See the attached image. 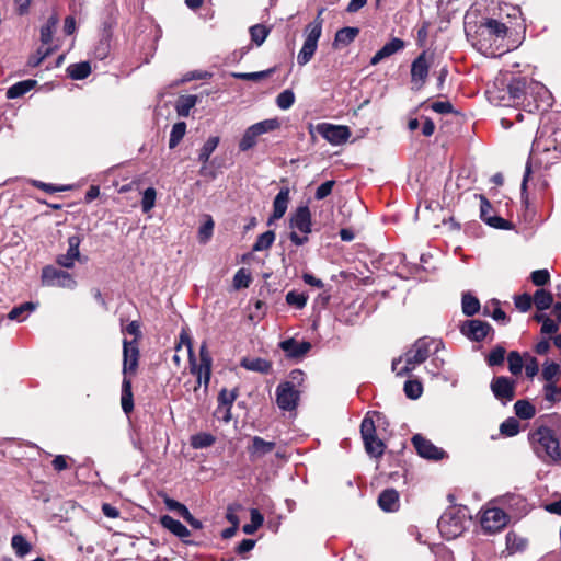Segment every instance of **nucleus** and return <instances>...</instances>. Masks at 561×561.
<instances>
[{
    "label": "nucleus",
    "instance_id": "8fccbe9b",
    "mask_svg": "<svg viewBox=\"0 0 561 561\" xmlns=\"http://www.w3.org/2000/svg\"><path fill=\"white\" fill-rule=\"evenodd\" d=\"M295 103V94L291 90L287 89L280 92L276 98V104L280 110H288Z\"/></svg>",
    "mask_w": 561,
    "mask_h": 561
},
{
    "label": "nucleus",
    "instance_id": "393cba45",
    "mask_svg": "<svg viewBox=\"0 0 561 561\" xmlns=\"http://www.w3.org/2000/svg\"><path fill=\"white\" fill-rule=\"evenodd\" d=\"M379 506L386 512H394L399 508V493L394 489L382 491L378 497Z\"/></svg>",
    "mask_w": 561,
    "mask_h": 561
},
{
    "label": "nucleus",
    "instance_id": "052dcab7",
    "mask_svg": "<svg viewBox=\"0 0 561 561\" xmlns=\"http://www.w3.org/2000/svg\"><path fill=\"white\" fill-rule=\"evenodd\" d=\"M273 72L272 69L265 70V71H257V72H238L233 73V77L241 80H251V81H257L263 78L268 77Z\"/></svg>",
    "mask_w": 561,
    "mask_h": 561
},
{
    "label": "nucleus",
    "instance_id": "1a4fd4ad",
    "mask_svg": "<svg viewBox=\"0 0 561 561\" xmlns=\"http://www.w3.org/2000/svg\"><path fill=\"white\" fill-rule=\"evenodd\" d=\"M510 522L508 515L499 507H486L482 511L480 524L485 534L501 531Z\"/></svg>",
    "mask_w": 561,
    "mask_h": 561
},
{
    "label": "nucleus",
    "instance_id": "5701e85b",
    "mask_svg": "<svg viewBox=\"0 0 561 561\" xmlns=\"http://www.w3.org/2000/svg\"><path fill=\"white\" fill-rule=\"evenodd\" d=\"M161 525L172 533L174 536L182 539L184 542H188L186 538L190 536V530L181 522L174 519L169 515H164L160 518Z\"/></svg>",
    "mask_w": 561,
    "mask_h": 561
},
{
    "label": "nucleus",
    "instance_id": "49530a36",
    "mask_svg": "<svg viewBox=\"0 0 561 561\" xmlns=\"http://www.w3.org/2000/svg\"><path fill=\"white\" fill-rule=\"evenodd\" d=\"M257 135H263L273 130H276L280 127V122L278 118H268L256 124H253Z\"/></svg>",
    "mask_w": 561,
    "mask_h": 561
},
{
    "label": "nucleus",
    "instance_id": "680f3d73",
    "mask_svg": "<svg viewBox=\"0 0 561 561\" xmlns=\"http://www.w3.org/2000/svg\"><path fill=\"white\" fill-rule=\"evenodd\" d=\"M237 398V390L228 391L227 389H222L218 396V407L232 405Z\"/></svg>",
    "mask_w": 561,
    "mask_h": 561
},
{
    "label": "nucleus",
    "instance_id": "864d4df0",
    "mask_svg": "<svg viewBox=\"0 0 561 561\" xmlns=\"http://www.w3.org/2000/svg\"><path fill=\"white\" fill-rule=\"evenodd\" d=\"M157 192L153 187H148L145 190L141 199V208L144 213H148L154 207Z\"/></svg>",
    "mask_w": 561,
    "mask_h": 561
},
{
    "label": "nucleus",
    "instance_id": "0eeeda50",
    "mask_svg": "<svg viewBox=\"0 0 561 561\" xmlns=\"http://www.w3.org/2000/svg\"><path fill=\"white\" fill-rule=\"evenodd\" d=\"M290 241L295 245H302L308 241V233L311 232V213L308 206H299L290 217Z\"/></svg>",
    "mask_w": 561,
    "mask_h": 561
},
{
    "label": "nucleus",
    "instance_id": "a878e982",
    "mask_svg": "<svg viewBox=\"0 0 561 561\" xmlns=\"http://www.w3.org/2000/svg\"><path fill=\"white\" fill-rule=\"evenodd\" d=\"M506 541V551L510 556L515 554L517 552H523L528 545L526 538L517 535L514 531H508L505 537Z\"/></svg>",
    "mask_w": 561,
    "mask_h": 561
},
{
    "label": "nucleus",
    "instance_id": "20e7f679",
    "mask_svg": "<svg viewBox=\"0 0 561 561\" xmlns=\"http://www.w3.org/2000/svg\"><path fill=\"white\" fill-rule=\"evenodd\" d=\"M180 339H181V343L185 344L188 348L191 371L197 378L196 386L194 389L196 390L202 385L204 386L205 389H207L209 381H210L211 365H213V358L208 352L207 344L203 343L201 345L199 363L196 364V360L194 358L193 351H192V343H191L190 336L186 333L182 332L180 335Z\"/></svg>",
    "mask_w": 561,
    "mask_h": 561
},
{
    "label": "nucleus",
    "instance_id": "bb28decb",
    "mask_svg": "<svg viewBox=\"0 0 561 561\" xmlns=\"http://www.w3.org/2000/svg\"><path fill=\"white\" fill-rule=\"evenodd\" d=\"M121 404L123 411L128 414L134 409V399L131 391V380L128 377H124L122 381V397Z\"/></svg>",
    "mask_w": 561,
    "mask_h": 561
},
{
    "label": "nucleus",
    "instance_id": "2eb2a0df",
    "mask_svg": "<svg viewBox=\"0 0 561 561\" xmlns=\"http://www.w3.org/2000/svg\"><path fill=\"white\" fill-rule=\"evenodd\" d=\"M139 350L135 341H123V375L135 374L138 367Z\"/></svg>",
    "mask_w": 561,
    "mask_h": 561
},
{
    "label": "nucleus",
    "instance_id": "423d86ee",
    "mask_svg": "<svg viewBox=\"0 0 561 561\" xmlns=\"http://www.w3.org/2000/svg\"><path fill=\"white\" fill-rule=\"evenodd\" d=\"M321 13L322 10L319 12V14ZM321 34L322 20L320 19V15H318V18L314 21L310 22L305 27V41L297 56V62L299 66H305L312 59L317 50L318 41L321 37Z\"/></svg>",
    "mask_w": 561,
    "mask_h": 561
},
{
    "label": "nucleus",
    "instance_id": "72a5a7b5",
    "mask_svg": "<svg viewBox=\"0 0 561 561\" xmlns=\"http://www.w3.org/2000/svg\"><path fill=\"white\" fill-rule=\"evenodd\" d=\"M218 144H219V137L218 136H213V137H209L206 140V142L203 145V147L201 148V151H199V156H198V160L203 164H206L208 162L209 157L215 151V149L217 148Z\"/></svg>",
    "mask_w": 561,
    "mask_h": 561
},
{
    "label": "nucleus",
    "instance_id": "9d476101",
    "mask_svg": "<svg viewBox=\"0 0 561 561\" xmlns=\"http://www.w3.org/2000/svg\"><path fill=\"white\" fill-rule=\"evenodd\" d=\"M42 284L50 287H61L67 289H75L77 282L73 276L62 270L48 265L42 270Z\"/></svg>",
    "mask_w": 561,
    "mask_h": 561
},
{
    "label": "nucleus",
    "instance_id": "9b49d317",
    "mask_svg": "<svg viewBox=\"0 0 561 561\" xmlns=\"http://www.w3.org/2000/svg\"><path fill=\"white\" fill-rule=\"evenodd\" d=\"M299 400V391L290 381H284L276 388V403L284 411L294 410Z\"/></svg>",
    "mask_w": 561,
    "mask_h": 561
},
{
    "label": "nucleus",
    "instance_id": "a19ab883",
    "mask_svg": "<svg viewBox=\"0 0 561 561\" xmlns=\"http://www.w3.org/2000/svg\"><path fill=\"white\" fill-rule=\"evenodd\" d=\"M480 309V302L478 298L469 293L462 295V311L466 316H473Z\"/></svg>",
    "mask_w": 561,
    "mask_h": 561
},
{
    "label": "nucleus",
    "instance_id": "3c124183",
    "mask_svg": "<svg viewBox=\"0 0 561 561\" xmlns=\"http://www.w3.org/2000/svg\"><path fill=\"white\" fill-rule=\"evenodd\" d=\"M423 392L422 383L417 380H408L404 383V393L410 399H419Z\"/></svg>",
    "mask_w": 561,
    "mask_h": 561
},
{
    "label": "nucleus",
    "instance_id": "6ab92c4d",
    "mask_svg": "<svg viewBox=\"0 0 561 561\" xmlns=\"http://www.w3.org/2000/svg\"><path fill=\"white\" fill-rule=\"evenodd\" d=\"M276 444L274 442L264 440L260 436H254L251 439V444L247 447L251 461H257L267 454L272 453Z\"/></svg>",
    "mask_w": 561,
    "mask_h": 561
},
{
    "label": "nucleus",
    "instance_id": "6e6d98bb",
    "mask_svg": "<svg viewBox=\"0 0 561 561\" xmlns=\"http://www.w3.org/2000/svg\"><path fill=\"white\" fill-rule=\"evenodd\" d=\"M560 374V366L556 363H549L543 366L542 378L547 383L556 382Z\"/></svg>",
    "mask_w": 561,
    "mask_h": 561
},
{
    "label": "nucleus",
    "instance_id": "69168bd1",
    "mask_svg": "<svg viewBox=\"0 0 561 561\" xmlns=\"http://www.w3.org/2000/svg\"><path fill=\"white\" fill-rule=\"evenodd\" d=\"M531 282L536 286H543L550 279V274L547 270H537L531 273Z\"/></svg>",
    "mask_w": 561,
    "mask_h": 561
},
{
    "label": "nucleus",
    "instance_id": "412c9836",
    "mask_svg": "<svg viewBox=\"0 0 561 561\" xmlns=\"http://www.w3.org/2000/svg\"><path fill=\"white\" fill-rule=\"evenodd\" d=\"M505 23H507L510 27V32L512 35H518L519 33L525 32V21L523 19L522 11L518 7H507L505 10Z\"/></svg>",
    "mask_w": 561,
    "mask_h": 561
},
{
    "label": "nucleus",
    "instance_id": "f8f14e48",
    "mask_svg": "<svg viewBox=\"0 0 561 561\" xmlns=\"http://www.w3.org/2000/svg\"><path fill=\"white\" fill-rule=\"evenodd\" d=\"M431 60L426 51L420 54L411 65V82L419 90L424 87L430 72Z\"/></svg>",
    "mask_w": 561,
    "mask_h": 561
},
{
    "label": "nucleus",
    "instance_id": "a18cd8bd",
    "mask_svg": "<svg viewBox=\"0 0 561 561\" xmlns=\"http://www.w3.org/2000/svg\"><path fill=\"white\" fill-rule=\"evenodd\" d=\"M264 522L263 515L256 510H251V523L245 524L242 528L243 533L248 535L254 534Z\"/></svg>",
    "mask_w": 561,
    "mask_h": 561
},
{
    "label": "nucleus",
    "instance_id": "7ed1b4c3",
    "mask_svg": "<svg viewBox=\"0 0 561 561\" xmlns=\"http://www.w3.org/2000/svg\"><path fill=\"white\" fill-rule=\"evenodd\" d=\"M432 345H435V351H438L442 346V343L427 337L416 340L403 356L393 359L392 370L398 376L409 374L417 365L424 363L427 359Z\"/></svg>",
    "mask_w": 561,
    "mask_h": 561
},
{
    "label": "nucleus",
    "instance_id": "c85d7f7f",
    "mask_svg": "<svg viewBox=\"0 0 561 561\" xmlns=\"http://www.w3.org/2000/svg\"><path fill=\"white\" fill-rule=\"evenodd\" d=\"M36 84V81L35 80H24V81H20L13 85H11L8 90H7V98L8 99H16V98H20L22 95H24L25 93H27L31 89H33Z\"/></svg>",
    "mask_w": 561,
    "mask_h": 561
},
{
    "label": "nucleus",
    "instance_id": "aec40b11",
    "mask_svg": "<svg viewBox=\"0 0 561 561\" xmlns=\"http://www.w3.org/2000/svg\"><path fill=\"white\" fill-rule=\"evenodd\" d=\"M405 47L404 41L400 38H392L390 42L386 43L370 59V65L375 66L379 64L381 60L389 58L390 56L399 53Z\"/></svg>",
    "mask_w": 561,
    "mask_h": 561
},
{
    "label": "nucleus",
    "instance_id": "603ef678",
    "mask_svg": "<svg viewBox=\"0 0 561 561\" xmlns=\"http://www.w3.org/2000/svg\"><path fill=\"white\" fill-rule=\"evenodd\" d=\"M308 296L304 293H297L295 290L288 291L286 295V302L290 306L301 309L306 306Z\"/></svg>",
    "mask_w": 561,
    "mask_h": 561
},
{
    "label": "nucleus",
    "instance_id": "de8ad7c7",
    "mask_svg": "<svg viewBox=\"0 0 561 561\" xmlns=\"http://www.w3.org/2000/svg\"><path fill=\"white\" fill-rule=\"evenodd\" d=\"M57 22H58L57 18L51 16L48 19L47 23L44 26H42L41 41L43 44L47 45L51 42L53 34H54L55 27L57 25Z\"/></svg>",
    "mask_w": 561,
    "mask_h": 561
},
{
    "label": "nucleus",
    "instance_id": "338daca9",
    "mask_svg": "<svg viewBox=\"0 0 561 561\" xmlns=\"http://www.w3.org/2000/svg\"><path fill=\"white\" fill-rule=\"evenodd\" d=\"M531 304L533 299L528 294H523L515 297V306L522 312L528 311L531 307Z\"/></svg>",
    "mask_w": 561,
    "mask_h": 561
},
{
    "label": "nucleus",
    "instance_id": "cd10ccee",
    "mask_svg": "<svg viewBox=\"0 0 561 561\" xmlns=\"http://www.w3.org/2000/svg\"><path fill=\"white\" fill-rule=\"evenodd\" d=\"M198 98L193 94L181 95L175 104V110L179 116L186 117L190 115L191 110L196 105Z\"/></svg>",
    "mask_w": 561,
    "mask_h": 561
},
{
    "label": "nucleus",
    "instance_id": "c756f323",
    "mask_svg": "<svg viewBox=\"0 0 561 561\" xmlns=\"http://www.w3.org/2000/svg\"><path fill=\"white\" fill-rule=\"evenodd\" d=\"M67 72L71 79L82 80L91 73V66L88 61L71 64L68 66Z\"/></svg>",
    "mask_w": 561,
    "mask_h": 561
},
{
    "label": "nucleus",
    "instance_id": "dca6fc26",
    "mask_svg": "<svg viewBox=\"0 0 561 561\" xmlns=\"http://www.w3.org/2000/svg\"><path fill=\"white\" fill-rule=\"evenodd\" d=\"M491 390L496 399L506 403L515 396V382L504 376L495 377L491 381Z\"/></svg>",
    "mask_w": 561,
    "mask_h": 561
},
{
    "label": "nucleus",
    "instance_id": "473e14b6",
    "mask_svg": "<svg viewBox=\"0 0 561 561\" xmlns=\"http://www.w3.org/2000/svg\"><path fill=\"white\" fill-rule=\"evenodd\" d=\"M241 366L251 371L268 373L271 364L262 358H244L241 362Z\"/></svg>",
    "mask_w": 561,
    "mask_h": 561
},
{
    "label": "nucleus",
    "instance_id": "0e129e2a",
    "mask_svg": "<svg viewBox=\"0 0 561 561\" xmlns=\"http://www.w3.org/2000/svg\"><path fill=\"white\" fill-rule=\"evenodd\" d=\"M507 101H511L512 105L518 102L523 95V90L519 83H511L506 87Z\"/></svg>",
    "mask_w": 561,
    "mask_h": 561
},
{
    "label": "nucleus",
    "instance_id": "e2e57ef3",
    "mask_svg": "<svg viewBox=\"0 0 561 561\" xmlns=\"http://www.w3.org/2000/svg\"><path fill=\"white\" fill-rule=\"evenodd\" d=\"M214 229V221L210 217H208L207 221L199 228L198 238L202 243H206L211 234Z\"/></svg>",
    "mask_w": 561,
    "mask_h": 561
},
{
    "label": "nucleus",
    "instance_id": "09e8293b",
    "mask_svg": "<svg viewBox=\"0 0 561 561\" xmlns=\"http://www.w3.org/2000/svg\"><path fill=\"white\" fill-rule=\"evenodd\" d=\"M506 351L503 346H495L490 354L486 356V363L489 366H499L502 365L505 358Z\"/></svg>",
    "mask_w": 561,
    "mask_h": 561
},
{
    "label": "nucleus",
    "instance_id": "c9c22d12",
    "mask_svg": "<svg viewBox=\"0 0 561 561\" xmlns=\"http://www.w3.org/2000/svg\"><path fill=\"white\" fill-rule=\"evenodd\" d=\"M275 241V232L272 230H268L262 234H260L253 244L252 250L254 252H261L264 250H267L272 247V244Z\"/></svg>",
    "mask_w": 561,
    "mask_h": 561
},
{
    "label": "nucleus",
    "instance_id": "e433bc0d",
    "mask_svg": "<svg viewBox=\"0 0 561 561\" xmlns=\"http://www.w3.org/2000/svg\"><path fill=\"white\" fill-rule=\"evenodd\" d=\"M553 302V297L551 293L546 291L545 289L536 290L534 295V304L538 310H546L550 308Z\"/></svg>",
    "mask_w": 561,
    "mask_h": 561
},
{
    "label": "nucleus",
    "instance_id": "58836bf2",
    "mask_svg": "<svg viewBox=\"0 0 561 561\" xmlns=\"http://www.w3.org/2000/svg\"><path fill=\"white\" fill-rule=\"evenodd\" d=\"M186 133V124L184 122L175 123L172 126L169 139V147L171 149L175 148L180 141L183 139Z\"/></svg>",
    "mask_w": 561,
    "mask_h": 561
},
{
    "label": "nucleus",
    "instance_id": "5fc2aeb1",
    "mask_svg": "<svg viewBox=\"0 0 561 561\" xmlns=\"http://www.w3.org/2000/svg\"><path fill=\"white\" fill-rule=\"evenodd\" d=\"M251 39L257 45H262L268 35V30L261 24L250 27Z\"/></svg>",
    "mask_w": 561,
    "mask_h": 561
},
{
    "label": "nucleus",
    "instance_id": "c03bdc74",
    "mask_svg": "<svg viewBox=\"0 0 561 561\" xmlns=\"http://www.w3.org/2000/svg\"><path fill=\"white\" fill-rule=\"evenodd\" d=\"M11 545L19 557H24L31 551V545L22 535H14Z\"/></svg>",
    "mask_w": 561,
    "mask_h": 561
},
{
    "label": "nucleus",
    "instance_id": "2f4dec72",
    "mask_svg": "<svg viewBox=\"0 0 561 561\" xmlns=\"http://www.w3.org/2000/svg\"><path fill=\"white\" fill-rule=\"evenodd\" d=\"M359 30L357 27H343L335 34L334 44L346 46L351 44L358 35Z\"/></svg>",
    "mask_w": 561,
    "mask_h": 561
},
{
    "label": "nucleus",
    "instance_id": "bf43d9fd",
    "mask_svg": "<svg viewBox=\"0 0 561 561\" xmlns=\"http://www.w3.org/2000/svg\"><path fill=\"white\" fill-rule=\"evenodd\" d=\"M250 283L251 276L244 268H240L233 276V286L238 289L248 287Z\"/></svg>",
    "mask_w": 561,
    "mask_h": 561
},
{
    "label": "nucleus",
    "instance_id": "a211bd4d",
    "mask_svg": "<svg viewBox=\"0 0 561 561\" xmlns=\"http://www.w3.org/2000/svg\"><path fill=\"white\" fill-rule=\"evenodd\" d=\"M492 330L488 322L481 320H469L461 327V332L468 339L480 342L482 341Z\"/></svg>",
    "mask_w": 561,
    "mask_h": 561
},
{
    "label": "nucleus",
    "instance_id": "f3484780",
    "mask_svg": "<svg viewBox=\"0 0 561 561\" xmlns=\"http://www.w3.org/2000/svg\"><path fill=\"white\" fill-rule=\"evenodd\" d=\"M81 244V237L78 234L68 238V250L65 254L57 256L56 262L65 268H72L77 261H80L81 254L79 247Z\"/></svg>",
    "mask_w": 561,
    "mask_h": 561
},
{
    "label": "nucleus",
    "instance_id": "774afa93",
    "mask_svg": "<svg viewBox=\"0 0 561 561\" xmlns=\"http://www.w3.org/2000/svg\"><path fill=\"white\" fill-rule=\"evenodd\" d=\"M164 504L169 510L175 511L181 517H183L188 511L184 504L170 497L164 499Z\"/></svg>",
    "mask_w": 561,
    "mask_h": 561
},
{
    "label": "nucleus",
    "instance_id": "f704fd0d",
    "mask_svg": "<svg viewBox=\"0 0 561 561\" xmlns=\"http://www.w3.org/2000/svg\"><path fill=\"white\" fill-rule=\"evenodd\" d=\"M36 305L33 302H24L18 307H14L8 314L10 320L23 321L26 314L34 311Z\"/></svg>",
    "mask_w": 561,
    "mask_h": 561
},
{
    "label": "nucleus",
    "instance_id": "39448f33",
    "mask_svg": "<svg viewBox=\"0 0 561 561\" xmlns=\"http://www.w3.org/2000/svg\"><path fill=\"white\" fill-rule=\"evenodd\" d=\"M467 523L466 514L461 508L449 507L440 516L437 526L442 536L447 540H451L465 531Z\"/></svg>",
    "mask_w": 561,
    "mask_h": 561
},
{
    "label": "nucleus",
    "instance_id": "6e6552de",
    "mask_svg": "<svg viewBox=\"0 0 561 561\" xmlns=\"http://www.w3.org/2000/svg\"><path fill=\"white\" fill-rule=\"evenodd\" d=\"M360 435L364 442L366 453L375 458L381 457L385 451V444L376 435V425L369 413L363 419L360 424Z\"/></svg>",
    "mask_w": 561,
    "mask_h": 561
},
{
    "label": "nucleus",
    "instance_id": "13d9d810",
    "mask_svg": "<svg viewBox=\"0 0 561 561\" xmlns=\"http://www.w3.org/2000/svg\"><path fill=\"white\" fill-rule=\"evenodd\" d=\"M491 102L500 106H512L511 101H507L506 89L489 91Z\"/></svg>",
    "mask_w": 561,
    "mask_h": 561
},
{
    "label": "nucleus",
    "instance_id": "f03ea898",
    "mask_svg": "<svg viewBox=\"0 0 561 561\" xmlns=\"http://www.w3.org/2000/svg\"><path fill=\"white\" fill-rule=\"evenodd\" d=\"M504 19H486L477 30V38L473 46L485 56H496L510 50L504 41L512 36Z\"/></svg>",
    "mask_w": 561,
    "mask_h": 561
},
{
    "label": "nucleus",
    "instance_id": "b1692460",
    "mask_svg": "<svg viewBox=\"0 0 561 561\" xmlns=\"http://www.w3.org/2000/svg\"><path fill=\"white\" fill-rule=\"evenodd\" d=\"M289 203V190L287 187L280 188L273 202V215L272 219H280L288 207Z\"/></svg>",
    "mask_w": 561,
    "mask_h": 561
},
{
    "label": "nucleus",
    "instance_id": "ea45409f",
    "mask_svg": "<svg viewBox=\"0 0 561 561\" xmlns=\"http://www.w3.org/2000/svg\"><path fill=\"white\" fill-rule=\"evenodd\" d=\"M542 390L543 398L549 402V407L561 401V387H558L556 382L546 383Z\"/></svg>",
    "mask_w": 561,
    "mask_h": 561
},
{
    "label": "nucleus",
    "instance_id": "37998d69",
    "mask_svg": "<svg viewBox=\"0 0 561 561\" xmlns=\"http://www.w3.org/2000/svg\"><path fill=\"white\" fill-rule=\"evenodd\" d=\"M520 431V424L519 422L514 417L506 419L501 425H500V432L502 435L507 437H513L517 435Z\"/></svg>",
    "mask_w": 561,
    "mask_h": 561
},
{
    "label": "nucleus",
    "instance_id": "4468645a",
    "mask_svg": "<svg viewBox=\"0 0 561 561\" xmlns=\"http://www.w3.org/2000/svg\"><path fill=\"white\" fill-rule=\"evenodd\" d=\"M412 443L422 458L439 460L445 457V451L442 448L436 447L431 440L426 439L421 434L414 435Z\"/></svg>",
    "mask_w": 561,
    "mask_h": 561
},
{
    "label": "nucleus",
    "instance_id": "7c9ffc66",
    "mask_svg": "<svg viewBox=\"0 0 561 561\" xmlns=\"http://www.w3.org/2000/svg\"><path fill=\"white\" fill-rule=\"evenodd\" d=\"M515 414L522 420H530L536 415V408L527 400H518L514 404Z\"/></svg>",
    "mask_w": 561,
    "mask_h": 561
},
{
    "label": "nucleus",
    "instance_id": "79ce46f5",
    "mask_svg": "<svg viewBox=\"0 0 561 561\" xmlns=\"http://www.w3.org/2000/svg\"><path fill=\"white\" fill-rule=\"evenodd\" d=\"M215 437L209 433H198L191 437V446L196 449L206 448L215 443Z\"/></svg>",
    "mask_w": 561,
    "mask_h": 561
},
{
    "label": "nucleus",
    "instance_id": "ddd939ff",
    "mask_svg": "<svg viewBox=\"0 0 561 561\" xmlns=\"http://www.w3.org/2000/svg\"><path fill=\"white\" fill-rule=\"evenodd\" d=\"M318 133L332 145L344 144L351 133L346 126L322 123L317 126Z\"/></svg>",
    "mask_w": 561,
    "mask_h": 561
},
{
    "label": "nucleus",
    "instance_id": "4d7b16f0",
    "mask_svg": "<svg viewBox=\"0 0 561 561\" xmlns=\"http://www.w3.org/2000/svg\"><path fill=\"white\" fill-rule=\"evenodd\" d=\"M508 369L513 375H518L523 369V359L518 352H511L507 357Z\"/></svg>",
    "mask_w": 561,
    "mask_h": 561
},
{
    "label": "nucleus",
    "instance_id": "4be33fe9",
    "mask_svg": "<svg viewBox=\"0 0 561 561\" xmlns=\"http://www.w3.org/2000/svg\"><path fill=\"white\" fill-rule=\"evenodd\" d=\"M279 346L287 354V356L291 358H301L311 348V344L309 342H298L295 339L285 340L280 342Z\"/></svg>",
    "mask_w": 561,
    "mask_h": 561
},
{
    "label": "nucleus",
    "instance_id": "4c0bfd02",
    "mask_svg": "<svg viewBox=\"0 0 561 561\" xmlns=\"http://www.w3.org/2000/svg\"><path fill=\"white\" fill-rule=\"evenodd\" d=\"M259 136L260 135H257L253 125L250 126L249 128H247V130L244 131V134L239 142V149L241 151H247V150L251 149L252 147L255 146Z\"/></svg>",
    "mask_w": 561,
    "mask_h": 561
},
{
    "label": "nucleus",
    "instance_id": "f257e3e1",
    "mask_svg": "<svg viewBox=\"0 0 561 561\" xmlns=\"http://www.w3.org/2000/svg\"><path fill=\"white\" fill-rule=\"evenodd\" d=\"M546 423L528 433V443L536 457L546 465L561 463V413L545 417Z\"/></svg>",
    "mask_w": 561,
    "mask_h": 561
}]
</instances>
